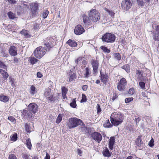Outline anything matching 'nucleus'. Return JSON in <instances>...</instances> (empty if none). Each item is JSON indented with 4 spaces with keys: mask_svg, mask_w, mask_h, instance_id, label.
<instances>
[{
    "mask_svg": "<svg viewBox=\"0 0 159 159\" xmlns=\"http://www.w3.org/2000/svg\"><path fill=\"white\" fill-rule=\"evenodd\" d=\"M110 118L111 123L115 126H117L121 124L123 120V115L119 112H115L112 113Z\"/></svg>",
    "mask_w": 159,
    "mask_h": 159,
    "instance_id": "f257e3e1",
    "label": "nucleus"
},
{
    "mask_svg": "<svg viewBox=\"0 0 159 159\" xmlns=\"http://www.w3.org/2000/svg\"><path fill=\"white\" fill-rule=\"evenodd\" d=\"M82 123V120L79 119L76 117L71 118L69 119L67 126L70 129L78 126Z\"/></svg>",
    "mask_w": 159,
    "mask_h": 159,
    "instance_id": "f03ea898",
    "label": "nucleus"
},
{
    "mask_svg": "<svg viewBox=\"0 0 159 159\" xmlns=\"http://www.w3.org/2000/svg\"><path fill=\"white\" fill-rule=\"evenodd\" d=\"M47 51V49L44 47H39L35 49L34 54L36 58H40L45 54Z\"/></svg>",
    "mask_w": 159,
    "mask_h": 159,
    "instance_id": "7ed1b4c3",
    "label": "nucleus"
},
{
    "mask_svg": "<svg viewBox=\"0 0 159 159\" xmlns=\"http://www.w3.org/2000/svg\"><path fill=\"white\" fill-rule=\"evenodd\" d=\"M89 16L90 19L94 22L97 21L100 18L99 13L95 9L91 10L89 14Z\"/></svg>",
    "mask_w": 159,
    "mask_h": 159,
    "instance_id": "20e7f679",
    "label": "nucleus"
},
{
    "mask_svg": "<svg viewBox=\"0 0 159 159\" xmlns=\"http://www.w3.org/2000/svg\"><path fill=\"white\" fill-rule=\"evenodd\" d=\"M116 36L114 34L106 33L102 38V40L107 43H112L114 42Z\"/></svg>",
    "mask_w": 159,
    "mask_h": 159,
    "instance_id": "39448f33",
    "label": "nucleus"
},
{
    "mask_svg": "<svg viewBox=\"0 0 159 159\" xmlns=\"http://www.w3.org/2000/svg\"><path fill=\"white\" fill-rule=\"evenodd\" d=\"M44 95L47 99L51 102L55 100L54 97H53V95L51 92V89L48 88L45 89L44 92Z\"/></svg>",
    "mask_w": 159,
    "mask_h": 159,
    "instance_id": "423d86ee",
    "label": "nucleus"
},
{
    "mask_svg": "<svg viewBox=\"0 0 159 159\" xmlns=\"http://www.w3.org/2000/svg\"><path fill=\"white\" fill-rule=\"evenodd\" d=\"M127 84L126 79L124 78L120 79L117 85V89L120 91H123L125 88V85Z\"/></svg>",
    "mask_w": 159,
    "mask_h": 159,
    "instance_id": "0eeeda50",
    "label": "nucleus"
},
{
    "mask_svg": "<svg viewBox=\"0 0 159 159\" xmlns=\"http://www.w3.org/2000/svg\"><path fill=\"white\" fill-rule=\"evenodd\" d=\"M132 6V3L129 0H123L121 3V7L123 9L126 11L129 9Z\"/></svg>",
    "mask_w": 159,
    "mask_h": 159,
    "instance_id": "6e6552de",
    "label": "nucleus"
},
{
    "mask_svg": "<svg viewBox=\"0 0 159 159\" xmlns=\"http://www.w3.org/2000/svg\"><path fill=\"white\" fill-rule=\"evenodd\" d=\"M38 6L39 4L36 2H33L30 4V8L32 17L34 16L36 14Z\"/></svg>",
    "mask_w": 159,
    "mask_h": 159,
    "instance_id": "1a4fd4ad",
    "label": "nucleus"
},
{
    "mask_svg": "<svg viewBox=\"0 0 159 159\" xmlns=\"http://www.w3.org/2000/svg\"><path fill=\"white\" fill-rule=\"evenodd\" d=\"M54 43V41L53 39L50 37H47L44 40V44L48 48H51L52 47Z\"/></svg>",
    "mask_w": 159,
    "mask_h": 159,
    "instance_id": "9d476101",
    "label": "nucleus"
},
{
    "mask_svg": "<svg viewBox=\"0 0 159 159\" xmlns=\"http://www.w3.org/2000/svg\"><path fill=\"white\" fill-rule=\"evenodd\" d=\"M91 136L93 139L99 143L102 140V136L101 134L98 132H94L92 134Z\"/></svg>",
    "mask_w": 159,
    "mask_h": 159,
    "instance_id": "9b49d317",
    "label": "nucleus"
},
{
    "mask_svg": "<svg viewBox=\"0 0 159 159\" xmlns=\"http://www.w3.org/2000/svg\"><path fill=\"white\" fill-rule=\"evenodd\" d=\"M85 31V30L81 25H78L75 26L74 30L75 33L77 35L82 34Z\"/></svg>",
    "mask_w": 159,
    "mask_h": 159,
    "instance_id": "f8f14e48",
    "label": "nucleus"
},
{
    "mask_svg": "<svg viewBox=\"0 0 159 159\" xmlns=\"http://www.w3.org/2000/svg\"><path fill=\"white\" fill-rule=\"evenodd\" d=\"M136 74L138 80H144L145 77V74L143 71L140 70H137L136 71Z\"/></svg>",
    "mask_w": 159,
    "mask_h": 159,
    "instance_id": "ddd939ff",
    "label": "nucleus"
},
{
    "mask_svg": "<svg viewBox=\"0 0 159 159\" xmlns=\"http://www.w3.org/2000/svg\"><path fill=\"white\" fill-rule=\"evenodd\" d=\"M99 77L100 78L101 82L105 84H106L109 79V77L107 74L106 73H102L101 71Z\"/></svg>",
    "mask_w": 159,
    "mask_h": 159,
    "instance_id": "4468645a",
    "label": "nucleus"
},
{
    "mask_svg": "<svg viewBox=\"0 0 159 159\" xmlns=\"http://www.w3.org/2000/svg\"><path fill=\"white\" fill-rule=\"evenodd\" d=\"M29 109L30 111L34 113H36L38 110V107L37 104L34 103H30L28 106Z\"/></svg>",
    "mask_w": 159,
    "mask_h": 159,
    "instance_id": "2eb2a0df",
    "label": "nucleus"
},
{
    "mask_svg": "<svg viewBox=\"0 0 159 159\" xmlns=\"http://www.w3.org/2000/svg\"><path fill=\"white\" fill-rule=\"evenodd\" d=\"M91 64L93 68V72L96 73L98 72V69L99 65V63L97 60H92L91 61Z\"/></svg>",
    "mask_w": 159,
    "mask_h": 159,
    "instance_id": "dca6fc26",
    "label": "nucleus"
},
{
    "mask_svg": "<svg viewBox=\"0 0 159 159\" xmlns=\"http://www.w3.org/2000/svg\"><path fill=\"white\" fill-rule=\"evenodd\" d=\"M10 54L12 56H15L17 55L16 48L14 46H12L9 49Z\"/></svg>",
    "mask_w": 159,
    "mask_h": 159,
    "instance_id": "f3484780",
    "label": "nucleus"
},
{
    "mask_svg": "<svg viewBox=\"0 0 159 159\" xmlns=\"http://www.w3.org/2000/svg\"><path fill=\"white\" fill-rule=\"evenodd\" d=\"M156 32H153L154 36L153 39L155 41H159V25H157L156 29Z\"/></svg>",
    "mask_w": 159,
    "mask_h": 159,
    "instance_id": "a211bd4d",
    "label": "nucleus"
},
{
    "mask_svg": "<svg viewBox=\"0 0 159 159\" xmlns=\"http://www.w3.org/2000/svg\"><path fill=\"white\" fill-rule=\"evenodd\" d=\"M114 143L115 138L114 137H111L109 140L108 144L109 148L110 149H113Z\"/></svg>",
    "mask_w": 159,
    "mask_h": 159,
    "instance_id": "6ab92c4d",
    "label": "nucleus"
},
{
    "mask_svg": "<svg viewBox=\"0 0 159 159\" xmlns=\"http://www.w3.org/2000/svg\"><path fill=\"white\" fill-rule=\"evenodd\" d=\"M37 91L34 85H32L30 88V93L32 95H34L37 93Z\"/></svg>",
    "mask_w": 159,
    "mask_h": 159,
    "instance_id": "aec40b11",
    "label": "nucleus"
},
{
    "mask_svg": "<svg viewBox=\"0 0 159 159\" xmlns=\"http://www.w3.org/2000/svg\"><path fill=\"white\" fill-rule=\"evenodd\" d=\"M62 95L64 99L66 98V94L68 91V89L65 87H62L61 88Z\"/></svg>",
    "mask_w": 159,
    "mask_h": 159,
    "instance_id": "412c9836",
    "label": "nucleus"
},
{
    "mask_svg": "<svg viewBox=\"0 0 159 159\" xmlns=\"http://www.w3.org/2000/svg\"><path fill=\"white\" fill-rule=\"evenodd\" d=\"M102 154L104 156L108 157L111 156V152H110L107 148H106L103 150Z\"/></svg>",
    "mask_w": 159,
    "mask_h": 159,
    "instance_id": "4be33fe9",
    "label": "nucleus"
},
{
    "mask_svg": "<svg viewBox=\"0 0 159 159\" xmlns=\"http://www.w3.org/2000/svg\"><path fill=\"white\" fill-rule=\"evenodd\" d=\"M67 43L71 47H75L77 46V43L76 42L71 39H69L67 42Z\"/></svg>",
    "mask_w": 159,
    "mask_h": 159,
    "instance_id": "5701e85b",
    "label": "nucleus"
},
{
    "mask_svg": "<svg viewBox=\"0 0 159 159\" xmlns=\"http://www.w3.org/2000/svg\"><path fill=\"white\" fill-rule=\"evenodd\" d=\"M83 20L84 24L85 25H89L91 22L89 18L86 16L84 15L83 16Z\"/></svg>",
    "mask_w": 159,
    "mask_h": 159,
    "instance_id": "b1692460",
    "label": "nucleus"
},
{
    "mask_svg": "<svg viewBox=\"0 0 159 159\" xmlns=\"http://www.w3.org/2000/svg\"><path fill=\"white\" fill-rule=\"evenodd\" d=\"M9 98L8 97L4 96L2 95H0V101L4 102H6L8 101Z\"/></svg>",
    "mask_w": 159,
    "mask_h": 159,
    "instance_id": "393cba45",
    "label": "nucleus"
},
{
    "mask_svg": "<svg viewBox=\"0 0 159 159\" xmlns=\"http://www.w3.org/2000/svg\"><path fill=\"white\" fill-rule=\"evenodd\" d=\"M85 73L84 75V77L85 78H88L91 74V71L90 69L87 67L85 68Z\"/></svg>",
    "mask_w": 159,
    "mask_h": 159,
    "instance_id": "a878e982",
    "label": "nucleus"
},
{
    "mask_svg": "<svg viewBox=\"0 0 159 159\" xmlns=\"http://www.w3.org/2000/svg\"><path fill=\"white\" fill-rule=\"evenodd\" d=\"M114 58L117 60L119 61L121 59V57L119 53H114L112 54Z\"/></svg>",
    "mask_w": 159,
    "mask_h": 159,
    "instance_id": "bb28decb",
    "label": "nucleus"
},
{
    "mask_svg": "<svg viewBox=\"0 0 159 159\" xmlns=\"http://www.w3.org/2000/svg\"><path fill=\"white\" fill-rule=\"evenodd\" d=\"M21 33L26 37L28 38L30 37L29 32L26 30H22L21 32Z\"/></svg>",
    "mask_w": 159,
    "mask_h": 159,
    "instance_id": "cd10ccee",
    "label": "nucleus"
},
{
    "mask_svg": "<svg viewBox=\"0 0 159 159\" xmlns=\"http://www.w3.org/2000/svg\"><path fill=\"white\" fill-rule=\"evenodd\" d=\"M26 144L28 148L30 150H31L32 146L31 142V140L30 138H28L26 140Z\"/></svg>",
    "mask_w": 159,
    "mask_h": 159,
    "instance_id": "c85d7f7f",
    "label": "nucleus"
},
{
    "mask_svg": "<svg viewBox=\"0 0 159 159\" xmlns=\"http://www.w3.org/2000/svg\"><path fill=\"white\" fill-rule=\"evenodd\" d=\"M29 60L30 62L32 64H35L38 61L37 59L33 57H30L29 58Z\"/></svg>",
    "mask_w": 159,
    "mask_h": 159,
    "instance_id": "c756f323",
    "label": "nucleus"
},
{
    "mask_svg": "<svg viewBox=\"0 0 159 159\" xmlns=\"http://www.w3.org/2000/svg\"><path fill=\"white\" fill-rule=\"evenodd\" d=\"M103 126L105 128H111L112 126L110 123V121L109 120H107L105 121V123L103 124Z\"/></svg>",
    "mask_w": 159,
    "mask_h": 159,
    "instance_id": "7c9ffc66",
    "label": "nucleus"
},
{
    "mask_svg": "<svg viewBox=\"0 0 159 159\" xmlns=\"http://www.w3.org/2000/svg\"><path fill=\"white\" fill-rule=\"evenodd\" d=\"M121 68L125 70L127 73L129 72L130 70V66L128 64H126L122 66Z\"/></svg>",
    "mask_w": 159,
    "mask_h": 159,
    "instance_id": "2f4dec72",
    "label": "nucleus"
},
{
    "mask_svg": "<svg viewBox=\"0 0 159 159\" xmlns=\"http://www.w3.org/2000/svg\"><path fill=\"white\" fill-rule=\"evenodd\" d=\"M10 140L11 141L15 142L16 141L17 138V134L16 133H15L10 136Z\"/></svg>",
    "mask_w": 159,
    "mask_h": 159,
    "instance_id": "473e14b6",
    "label": "nucleus"
},
{
    "mask_svg": "<svg viewBox=\"0 0 159 159\" xmlns=\"http://www.w3.org/2000/svg\"><path fill=\"white\" fill-rule=\"evenodd\" d=\"M70 106L74 108L76 107V104L75 98H74L71 100V102L70 103Z\"/></svg>",
    "mask_w": 159,
    "mask_h": 159,
    "instance_id": "72a5a7b5",
    "label": "nucleus"
},
{
    "mask_svg": "<svg viewBox=\"0 0 159 159\" xmlns=\"http://www.w3.org/2000/svg\"><path fill=\"white\" fill-rule=\"evenodd\" d=\"M62 114H60L57 116L56 121V123L57 124L59 123L62 120Z\"/></svg>",
    "mask_w": 159,
    "mask_h": 159,
    "instance_id": "f704fd0d",
    "label": "nucleus"
},
{
    "mask_svg": "<svg viewBox=\"0 0 159 159\" xmlns=\"http://www.w3.org/2000/svg\"><path fill=\"white\" fill-rule=\"evenodd\" d=\"M0 72L2 75V76L5 78H7L8 76V75L7 73L5 70L0 69Z\"/></svg>",
    "mask_w": 159,
    "mask_h": 159,
    "instance_id": "c9c22d12",
    "label": "nucleus"
},
{
    "mask_svg": "<svg viewBox=\"0 0 159 159\" xmlns=\"http://www.w3.org/2000/svg\"><path fill=\"white\" fill-rule=\"evenodd\" d=\"M7 15L10 19H13L16 17L14 14L11 11L7 13Z\"/></svg>",
    "mask_w": 159,
    "mask_h": 159,
    "instance_id": "e433bc0d",
    "label": "nucleus"
},
{
    "mask_svg": "<svg viewBox=\"0 0 159 159\" xmlns=\"http://www.w3.org/2000/svg\"><path fill=\"white\" fill-rule=\"evenodd\" d=\"M101 49L103 50L104 52L107 53H109L110 52V50L107 49V48L104 46H102L101 47Z\"/></svg>",
    "mask_w": 159,
    "mask_h": 159,
    "instance_id": "4c0bfd02",
    "label": "nucleus"
},
{
    "mask_svg": "<svg viewBox=\"0 0 159 159\" xmlns=\"http://www.w3.org/2000/svg\"><path fill=\"white\" fill-rule=\"evenodd\" d=\"M136 144L138 146H139L141 144V139L138 136L136 141Z\"/></svg>",
    "mask_w": 159,
    "mask_h": 159,
    "instance_id": "58836bf2",
    "label": "nucleus"
},
{
    "mask_svg": "<svg viewBox=\"0 0 159 159\" xmlns=\"http://www.w3.org/2000/svg\"><path fill=\"white\" fill-rule=\"evenodd\" d=\"M76 78V77L75 76V74L74 73H73L72 74H71L70 75V76L69 80V81H72L73 80Z\"/></svg>",
    "mask_w": 159,
    "mask_h": 159,
    "instance_id": "ea45409f",
    "label": "nucleus"
},
{
    "mask_svg": "<svg viewBox=\"0 0 159 159\" xmlns=\"http://www.w3.org/2000/svg\"><path fill=\"white\" fill-rule=\"evenodd\" d=\"M25 127L26 131L28 133H30L31 132V130H30V126L29 124L27 123L25 125Z\"/></svg>",
    "mask_w": 159,
    "mask_h": 159,
    "instance_id": "a19ab883",
    "label": "nucleus"
},
{
    "mask_svg": "<svg viewBox=\"0 0 159 159\" xmlns=\"http://www.w3.org/2000/svg\"><path fill=\"white\" fill-rule=\"evenodd\" d=\"M87 101L86 96L85 94H82V99L80 101L81 102H84Z\"/></svg>",
    "mask_w": 159,
    "mask_h": 159,
    "instance_id": "79ce46f5",
    "label": "nucleus"
},
{
    "mask_svg": "<svg viewBox=\"0 0 159 159\" xmlns=\"http://www.w3.org/2000/svg\"><path fill=\"white\" fill-rule=\"evenodd\" d=\"M135 93V89L133 88H132L129 89V90L128 93L129 94L132 95Z\"/></svg>",
    "mask_w": 159,
    "mask_h": 159,
    "instance_id": "37998d69",
    "label": "nucleus"
},
{
    "mask_svg": "<svg viewBox=\"0 0 159 159\" xmlns=\"http://www.w3.org/2000/svg\"><path fill=\"white\" fill-rule=\"evenodd\" d=\"M154 141L153 138H152L150 141L149 142L148 145L151 147H152L154 145Z\"/></svg>",
    "mask_w": 159,
    "mask_h": 159,
    "instance_id": "c03bdc74",
    "label": "nucleus"
},
{
    "mask_svg": "<svg viewBox=\"0 0 159 159\" xmlns=\"http://www.w3.org/2000/svg\"><path fill=\"white\" fill-rule=\"evenodd\" d=\"M49 12L47 10H45L44 12H43L42 16L43 17L44 19L46 18L48 16V14Z\"/></svg>",
    "mask_w": 159,
    "mask_h": 159,
    "instance_id": "a18cd8bd",
    "label": "nucleus"
},
{
    "mask_svg": "<svg viewBox=\"0 0 159 159\" xmlns=\"http://www.w3.org/2000/svg\"><path fill=\"white\" fill-rule=\"evenodd\" d=\"M141 120V118L140 117L136 116L134 119V122L136 123V125L138 124L139 122Z\"/></svg>",
    "mask_w": 159,
    "mask_h": 159,
    "instance_id": "49530a36",
    "label": "nucleus"
},
{
    "mask_svg": "<svg viewBox=\"0 0 159 159\" xmlns=\"http://www.w3.org/2000/svg\"><path fill=\"white\" fill-rule=\"evenodd\" d=\"M139 85L141 89H145V84L144 82L141 81L139 83Z\"/></svg>",
    "mask_w": 159,
    "mask_h": 159,
    "instance_id": "de8ad7c7",
    "label": "nucleus"
},
{
    "mask_svg": "<svg viewBox=\"0 0 159 159\" xmlns=\"http://www.w3.org/2000/svg\"><path fill=\"white\" fill-rule=\"evenodd\" d=\"M133 99L132 97L127 98L125 100V102L126 103H128L132 101Z\"/></svg>",
    "mask_w": 159,
    "mask_h": 159,
    "instance_id": "09e8293b",
    "label": "nucleus"
},
{
    "mask_svg": "<svg viewBox=\"0 0 159 159\" xmlns=\"http://www.w3.org/2000/svg\"><path fill=\"white\" fill-rule=\"evenodd\" d=\"M106 11H107L108 13H109V15L111 16V17L112 18L113 17V16H114L115 13L111 11H110L108 9H107L106 10Z\"/></svg>",
    "mask_w": 159,
    "mask_h": 159,
    "instance_id": "8fccbe9b",
    "label": "nucleus"
},
{
    "mask_svg": "<svg viewBox=\"0 0 159 159\" xmlns=\"http://www.w3.org/2000/svg\"><path fill=\"white\" fill-rule=\"evenodd\" d=\"M8 159H17V158L14 154H11L9 155Z\"/></svg>",
    "mask_w": 159,
    "mask_h": 159,
    "instance_id": "3c124183",
    "label": "nucleus"
},
{
    "mask_svg": "<svg viewBox=\"0 0 159 159\" xmlns=\"http://www.w3.org/2000/svg\"><path fill=\"white\" fill-rule=\"evenodd\" d=\"M137 2H138L139 5L142 6H143L145 5V2L144 1V2H143L142 0H139V1H137Z\"/></svg>",
    "mask_w": 159,
    "mask_h": 159,
    "instance_id": "603ef678",
    "label": "nucleus"
},
{
    "mask_svg": "<svg viewBox=\"0 0 159 159\" xmlns=\"http://www.w3.org/2000/svg\"><path fill=\"white\" fill-rule=\"evenodd\" d=\"M0 67L3 68L4 69H6L7 68L6 66L5 65L4 63L0 61Z\"/></svg>",
    "mask_w": 159,
    "mask_h": 159,
    "instance_id": "864d4df0",
    "label": "nucleus"
},
{
    "mask_svg": "<svg viewBox=\"0 0 159 159\" xmlns=\"http://www.w3.org/2000/svg\"><path fill=\"white\" fill-rule=\"evenodd\" d=\"M25 114L26 116H27L28 117H30L31 116V113L30 112L24 111L23 112V114Z\"/></svg>",
    "mask_w": 159,
    "mask_h": 159,
    "instance_id": "5fc2aeb1",
    "label": "nucleus"
},
{
    "mask_svg": "<svg viewBox=\"0 0 159 159\" xmlns=\"http://www.w3.org/2000/svg\"><path fill=\"white\" fill-rule=\"evenodd\" d=\"M1 54L3 57H7L8 56V54L7 53H6L5 51H2L1 53Z\"/></svg>",
    "mask_w": 159,
    "mask_h": 159,
    "instance_id": "6e6d98bb",
    "label": "nucleus"
},
{
    "mask_svg": "<svg viewBox=\"0 0 159 159\" xmlns=\"http://www.w3.org/2000/svg\"><path fill=\"white\" fill-rule=\"evenodd\" d=\"M151 0H144V2L145 3V6H148L150 3V2Z\"/></svg>",
    "mask_w": 159,
    "mask_h": 159,
    "instance_id": "4d7b16f0",
    "label": "nucleus"
},
{
    "mask_svg": "<svg viewBox=\"0 0 159 159\" xmlns=\"http://www.w3.org/2000/svg\"><path fill=\"white\" fill-rule=\"evenodd\" d=\"M118 97L116 93H113V96L111 98L112 100L113 101H114L115 99H116Z\"/></svg>",
    "mask_w": 159,
    "mask_h": 159,
    "instance_id": "13d9d810",
    "label": "nucleus"
},
{
    "mask_svg": "<svg viewBox=\"0 0 159 159\" xmlns=\"http://www.w3.org/2000/svg\"><path fill=\"white\" fill-rule=\"evenodd\" d=\"M97 113H98L101 111V110L99 104H98L97 106Z\"/></svg>",
    "mask_w": 159,
    "mask_h": 159,
    "instance_id": "bf43d9fd",
    "label": "nucleus"
},
{
    "mask_svg": "<svg viewBox=\"0 0 159 159\" xmlns=\"http://www.w3.org/2000/svg\"><path fill=\"white\" fill-rule=\"evenodd\" d=\"M37 75L38 78H41L43 76V75L40 72H38L37 73Z\"/></svg>",
    "mask_w": 159,
    "mask_h": 159,
    "instance_id": "052dcab7",
    "label": "nucleus"
},
{
    "mask_svg": "<svg viewBox=\"0 0 159 159\" xmlns=\"http://www.w3.org/2000/svg\"><path fill=\"white\" fill-rule=\"evenodd\" d=\"M8 119L12 122H13L15 120V118L12 116H9Z\"/></svg>",
    "mask_w": 159,
    "mask_h": 159,
    "instance_id": "680f3d73",
    "label": "nucleus"
},
{
    "mask_svg": "<svg viewBox=\"0 0 159 159\" xmlns=\"http://www.w3.org/2000/svg\"><path fill=\"white\" fill-rule=\"evenodd\" d=\"M88 85H84L82 87V89L84 91H86L88 89Z\"/></svg>",
    "mask_w": 159,
    "mask_h": 159,
    "instance_id": "e2e57ef3",
    "label": "nucleus"
},
{
    "mask_svg": "<svg viewBox=\"0 0 159 159\" xmlns=\"http://www.w3.org/2000/svg\"><path fill=\"white\" fill-rule=\"evenodd\" d=\"M50 159V156L49 154L48 153L46 152V156L44 158V159Z\"/></svg>",
    "mask_w": 159,
    "mask_h": 159,
    "instance_id": "0e129e2a",
    "label": "nucleus"
},
{
    "mask_svg": "<svg viewBox=\"0 0 159 159\" xmlns=\"http://www.w3.org/2000/svg\"><path fill=\"white\" fill-rule=\"evenodd\" d=\"M77 152L79 155L81 156V154H82V152L80 149H78L77 150Z\"/></svg>",
    "mask_w": 159,
    "mask_h": 159,
    "instance_id": "69168bd1",
    "label": "nucleus"
},
{
    "mask_svg": "<svg viewBox=\"0 0 159 159\" xmlns=\"http://www.w3.org/2000/svg\"><path fill=\"white\" fill-rule=\"evenodd\" d=\"M13 61L14 63H18L19 60L17 58L14 57V58Z\"/></svg>",
    "mask_w": 159,
    "mask_h": 159,
    "instance_id": "338daca9",
    "label": "nucleus"
},
{
    "mask_svg": "<svg viewBox=\"0 0 159 159\" xmlns=\"http://www.w3.org/2000/svg\"><path fill=\"white\" fill-rule=\"evenodd\" d=\"M39 28V25L37 24H35L34 25V29L36 30L38 29Z\"/></svg>",
    "mask_w": 159,
    "mask_h": 159,
    "instance_id": "774afa93",
    "label": "nucleus"
}]
</instances>
